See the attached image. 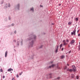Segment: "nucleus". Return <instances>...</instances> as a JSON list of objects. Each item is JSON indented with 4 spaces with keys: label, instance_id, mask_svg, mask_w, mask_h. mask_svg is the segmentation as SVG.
<instances>
[{
    "label": "nucleus",
    "instance_id": "obj_44",
    "mask_svg": "<svg viewBox=\"0 0 80 80\" xmlns=\"http://www.w3.org/2000/svg\"><path fill=\"white\" fill-rule=\"evenodd\" d=\"M31 41L32 40V39H31Z\"/></svg>",
    "mask_w": 80,
    "mask_h": 80
},
{
    "label": "nucleus",
    "instance_id": "obj_19",
    "mask_svg": "<svg viewBox=\"0 0 80 80\" xmlns=\"http://www.w3.org/2000/svg\"><path fill=\"white\" fill-rule=\"evenodd\" d=\"M22 73H23V72H21V73H19V75H22Z\"/></svg>",
    "mask_w": 80,
    "mask_h": 80
},
{
    "label": "nucleus",
    "instance_id": "obj_27",
    "mask_svg": "<svg viewBox=\"0 0 80 80\" xmlns=\"http://www.w3.org/2000/svg\"><path fill=\"white\" fill-rule=\"evenodd\" d=\"M52 75V73H50L49 74V75Z\"/></svg>",
    "mask_w": 80,
    "mask_h": 80
},
{
    "label": "nucleus",
    "instance_id": "obj_25",
    "mask_svg": "<svg viewBox=\"0 0 80 80\" xmlns=\"http://www.w3.org/2000/svg\"><path fill=\"white\" fill-rule=\"evenodd\" d=\"M71 51H70L69 52H68V53H71Z\"/></svg>",
    "mask_w": 80,
    "mask_h": 80
},
{
    "label": "nucleus",
    "instance_id": "obj_26",
    "mask_svg": "<svg viewBox=\"0 0 80 80\" xmlns=\"http://www.w3.org/2000/svg\"><path fill=\"white\" fill-rule=\"evenodd\" d=\"M80 34H78V37H80Z\"/></svg>",
    "mask_w": 80,
    "mask_h": 80
},
{
    "label": "nucleus",
    "instance_id": "obj_8",
    "mask_svg": "<svg viewBox=\"0 0 80 80\" xmlns=\"http://www.w3.org/2000/svg\"><path fill=\"white\" fill-rule=\"evenodd\" d=\"M13 69H12L11 68H10L8 69V72H10V71H13Z\"/></svg>",
    "mask_w": 80,
    "mask_h": 80
},
{
    "label": "nucleus",
    "instance_id": "obj_12",
    "mask_svg": "<svg viewBox=\"0 0 80 80\" xmlns=\"http://www.w3.org/2000/svg\"><path fill=\"white\" fill-rule=\"evenodd\" d=\"M71 77L72 78H74V74H71Z\"/></svg>",
    "mask_w": 80,
    "mask_h": 80
},
{
    "label": "nucleus",
    "instance_id": "obj_32",
    "mask_svg": "<svg viewBox=\"0 0 80 80\" xmlns=\"http://www.w3.org/2000/svg\"><path fill=\"white\" fill-rule=\"evenodd\" d=\"M62 51H63V48H62Z\"/></svg>",
    "mask_w": 80,
    "mask_h": 80
},
{
    "label": "nucleus",
    "instance_id": "obj_22",
    "mask_svg": "<svg viewBox=\"0 0 80 80\" xmlns=\"http://www.w3.org/2000/svg\"><path fill=\"white\" fill-rule=\"evenodd\" d=\"M36 36H34V39H36Z\"/></svg>",
    "mask_w": 80,
    "mask_h": 80
},
{
    "label": "nucleus",
    "instance_id": "obj_28",
    "mask_svg": "<svg viewBox=\"0 0 80 80\" xmlns=\"http://www.w3.org/2000/svg\"><path fill=\"white\" fill-rule=\"evenodd\" d=\"M53 61H51V63H53Z\"/></svg>",
    "mask_w": 80,
    "mask_h": 80
},
{
    "label": "nucleus",
    "instance_id": "obj_2",
    "mask_svg": "<svg viewBox=\"0 0 80 80\" xmlns=\"http://www.w3.org/2000/svg\"><path fill=\"white\" fill-rule=\"evenodd\" d=\"M72 71L73 72H75L76 71V68L75 66H72Z\"/></svg>",
    "mask_w": 80,
    "mask_h": 80
},
{
    "label": "nucleus",
    "instance_id": "obj_17",
    "mask_svg": "<svg viewBox=\"0 0 80 80\" xmlns=\"http://www.w3.org/2000/svg\"><path fill=\"white\" fill-rule=\"evenodd\" d=\"M76 21H78V18H76Z\"/></svg>",
    "mask_w": 80,
    "mask_h": 80
},
{
    "label": "nucleus",
    "instance_id": "obj_20",
    "mask_svg": "<svg viewBox=\"0 0 80 80\" xmlns=\"http://www.w3.org/2000/svg\"><path fill=\"white\" fill-rule=\"evenodd\" d=\"M57 79L58 80H60V77H58L57 78Z\"/></svg>",
    "mask_w": 80,
    "mask_h": 80
},
{
    "label": "nucleus",
    "instance_id": "obj_11",
    "mask_svg": "<svg viewBox=\"0 0 80 80\" xmlns=\"http://www.w3.org/2000/svg\"><path fill=\"white\" fill-rule=\"evenodd\" d=\"M58 46H57V49L56 50V52L57 53L58 52Z\"/></svg>",
    "mask_w": 80,
    "mask_h": 80
},
{
    "label": "nucleus",
    "instance_id": "obj_35",
    "mask_svg": "<svg viewBox=\"0 0 80 80\" xmlns=\"http://www.w3.org/2000/svg\"><path fill=\"white\" fill-rule=\"evenodd\" d=\"M41 7H43V6H42L41 5H40Z\"/></svg>",
    "mask_w": 80,
    "mask_h": 80
},
{
    "label": "nucleus",
    "instance_id": "obj_4",
    "mask_svg": "<svg viewBox=\"0 0 80 80\" xmlns=\"http://www.w3.org/2000/svg\"><path fill=\"white\" fill-rule=\"evenodd\" d=\"M62 42L64 43L63 45H66L68 44L67 43H66V41L65 40H63Z\"/></svg>",
    "mask_w": 80,
    "mask_h": 80
},
{
    "label": "nucleus",
    "instance_id": "obj_46",
    "mask_svg": "<svg viewBox=\"0 0 80 80\" xmlns=\"http://www.w3.org/2000/svg\"><path fill=\"white\" fill-rule=\"evenodd\" d=\"M50 78H52L51 77H50Z\"/></svg>",
    "mask_w": 80,
    "mask_h": 80
},
{
    "label": "nucleus",
    "instance_id": "obj_45",
    "mask_svg": "<svg viewBox=\"0 0 80 80\" xmlns=\"http://www.w3.org/2000/svg\"><path fill=\"white\" fill-rule=\"evenodd\" d=\"M11 73H12V72H11Z\"/></svg>",
    "mask_w": 80,
    "mask_h": 80
},
{
    "label": "nucleus",
    "instance_id": "obj_13",
    "mask_svg": "<svg viewBox=\"0 0 80 80\" xmlns=\"http://www.w3.org/2000/svg\"><path fill=\"white\" fill-rule=\"evenodd\" d=\"M72 22H69L68 23V25H71V24H72Z\"/></svg>",
    "mask_w": 80,
    "mask_h": 80
},
{
    "label": "nucleus",
    "instance_id": "obj_37",
    "mask_svg": "<svg viewBox=\"0 0 80 80\" xmlns=\"http://www.w3.org/2000/svg\"><path fill=\"white\" fill-rule=\"evenodd\" d=\"M3 78H5V76H3Z\"/></svg>",
    "mask_w": 80,
    "mask_h": 80
},
{
    "label": "nucleus",
    "instance_id": "obj_15",
    "mask_svg": "<svg viewBox=\"0 0 80 80\" xmlns=\"http://www.w3.org/2000/svg\"><path fill=\"white\" fill-rule=\"evenodd\" d=\"M31 10H32V11L33 12V8H31Z\"/></svg>",
    "mask_w": 80,
    "mask_h": 80
},
{
    "label": "nucleus",
    "instance_id": "obj_23",
    "mask_svg": "<svg viewBox=\"0 0 80 80\" xmlns=\"http://www.w3.org/2000/svg\"><path fill=\"white\" fill-rule=\"evenodd\" d=\"M17 78H18V77H19V76H18V75H17Z\"/></svg>",
    "mask_w": 80,
    "mask_h": 80
},
{
    "label": "nucleus",
    "instance_id": "obj_24",
    "mask_svg": "<svg viewBox=\"0 0 80 80\" xmlns=\"http://www.w3.org/2000/svg\"><path fill=\"white\" fill-rule=\"evenodd\" d=\"M1 72H3V70H2V69H1L0 70Z\"/></svg>",
    "mask_w": 80,
    "mask_h": 80
},
{
    "label": "nucleus",
    "instance_id": "obj_29",
    "mask_svg": "<svg viewBox=\"0 0 80 80\" xmlns=\"http://www.w3.org/2000/svg\"><path fill=\"white\" fill-rule=\"evenodd\" d=\"M10 7V4H9L8 5V7Z\"/></svg>",
    "mask_w": 80,
    "mask_h": 80
},
{
    "label": "nucleus",
    "instance_id": "obj_6",
    "mask_svg": "<svg viewBox=\"0 0 80 80\" xmlns=\"http://www.w3.org/2000/svg\"><path fill=\"white\" fill-rule=\"evenodd\" d=\"M73 70L72 69H69V68H68L67 69V71H69V72H72Z\"/></svg>",
    "mask_w": 80,
    "mask_h": 80
},
{
    "label": "nucleus",
    "instance_id": "obj_42",
    "mask_svg": "<svg viewBox=\"0 0 80 80\" xmlns=\"http://www.w3.org/2000/svg\"><path fill=\"white\" fill-rule=\"evenodd\" d=\"M67 65L68 66H69V65L68 64H67Z\"/></svg>",
    "mask_w": 80,
    "mask_h": 80
},
{
    "label": "nucleus",
    "instance_id": "obj_36",
    "mask_svg": "<svg viewBox=\"0 0 80 80\" xmlns=\"http://www.w3.org/2000/svg\"><path fill=\"white\" fill-rule=\"evenodd\" d=\"M78 32H79V30H78V31H77V33H78Z\"/></svg>",
    "mask_w": 80,
    "mask_h": 80
},
{
    "label": "nucleus",
    "instance_id": "obj_38",
    "mask_svg": "<svg viewBox=\"0 0 80 80\" xmlns=\"http://www.w3.org/2000/svg\"><path fill=\"white\" fill-rule=\"evenodd\" d=\"M52 25H54V24L53 23H52Z\"/></svg>",
    "mask_w": 80,
    "mask_h": 80
},
{
    "label": "nucleus",
    "instance_id": "obj_31",
    "mask_svg": "<svg viewBox=\"0 0 80 80\" xmlns=\"http://www.w3.org/2000/svg\"><path fill=\"white\" fill-rule=\"evenodd\" d=\"M9 20H11V18L10 17L9 18Z\"/></svg>",
    "mask_w": 80,
    "mask_h": 80
},
{
    "label": "nucleus",
    "instance_id": "obj_43",
    "mask_svg": "<svg viewBox=\"0 0 80 80\" xmlns=\"http://www.w3.org/2000/svg\"><path fill=\"white\" fill-rule=\"evenodd\" d=\"M79 50H80V48H79Z\"/></svg>",
    "mask_w": 80,
    "mask_h": 80
},
{
    "label": "nucleus",
    "instance_id": "obj_16",
    "mask_svg": "<svg viewBox=\"0 0 80 80\" xmlns=\"http://www.w3.org/2000/svg\"><path fill=\"white\" fill-rule=\"evenodd\" d=\"M67 66H66L64 68V69L65 70L66 69H67Z\"/></svg>",
    "mask_w": 80,
    "mask_h": 80
},
{
    "label": "nucleus",
    "instance_id": "obj_34",
    "mask_svg": "<svg viewBox=\"0 0 80 80\" xmlns=\"http://www.w3.org/2000/svg\"><path fill=\"white\" fill-rule=\"evenodd\" d=\"M12 26H14V24H12Z\"/></svg>",
    "mask_w": 80,
    "mask_h": 80
},
{
    "label": "nucleus",
    "instance_id": "obj_9",
    "mask_svg": "<svg viewBox=\"0 0 80 80\" xmlns=\"http://www.w3.org/2000/svg\"><path fill=\"white\" fill-rule=\"evenodd\" d=\"M7 54H8V52H7V51H6V52H5V57H7Z\"/></svg>",
    "mask_w": 80,
    "mask_h": 80
},
{
    "label": "nucleus",
    "instance_id": "obj_10",
    "mask_svg": "<svg viewBox=\"0 0 80 80\" xmlns=\"http://www.w3.org/2000/svg\"><path fill=\"white\" fill-rule=\"evenodd\" d=\"M60 58L61 59H63V58H65V56L64 55H62L60 56Z\"/></svg>",
    "mask_w": 80,
    "mask_h": 80
},
{
    "label": "nucleus",
    "instance_id": "obj_14",
    "mask_svg": "<svg viewBox=\"0 0 80 80\" xmlns=\"http://www.w3.org/2000/svg\"><path fill=\"white\" fill-rule=\"evenodd\" d=\"M62 45H63V44H61L60 45V48H61V47H62Z\"/></svg>",
    "mask_w": 80,
    "mask_h": 80
},
{
    "label": "nucleus",
    "instance_id": "obj_5",
    "mask_svg": "<svg viewBox=\"0 0 80 80\" xmlns=\"http://www.w3.org/2000/svg\"><path fill=\"white\" fill-rule=\"evenodd\" d=\"M55 64H52L51 66H50L49 67V68H51V67H55Z\"/></svg>",
    "mask_w": 80,
    "mask_h": 80
},
{
    "label": "nucleus",
    "instance_id": "obj_41",
    "mask_svg": "<svg viewBox=\"0 0 80 80\" xmlns=\"http://www.w3.org/2000/svg\"><path fill=\"white\" fill-rule=\"evenodd\" d=\"M18 7H19L20 6V4H18Z\"/></svg>",
    "mask_w": 80,
    "mask_h": 80
},
{
    "label": "nucleus",
    "instance_id": "obj_40",
    "mask_svg": "<svg viewBox=\"0 0 80 80\" xmlns=\"http://www.w3.org/2000/svg\"><path fill=\"white\" fill-rule=\"evenodd\" d=\"M14 42H16V40H14Z\"/></svg>",
    "mask_w": 80,
    "mask_h": 80
},
{
    "label": "nucleus",
    "instance_id": "obj_33",
    "mask_svg": "<svg viewBox=\"0 0 80 80\" xmlns=\"http://www.w3.org/2000/svg\"><path fill=\"white\" fill-rule=\"evenodd\" d=\"M57 68H58V69H60V67H58H58H57Z\"/></svg>",
    "mask_w": 80,
    "mask_h": 80
},
{
    "label": "nucleus",
    "instance_id": "obj_47",
    "mask_svg": "<svg viewBox=\"0 0 80 80\" xmlns=\"http://www.w3.org/2000/svg\"><path fill=\"white\" fill-rule=\"evenodd\" d=\"M41 47H42V46Z\"/></svg>",
    "mask_w": 80,
    "mask_h": 80
},
{
    "label": "nucleus",
    "instance_id": "obj_3",
    "mask_svg": "<svg viewBox=\"0 0 80 80\" xmlns=\"http://www.w3.org/2000/svg\"><path fill=\"white\" fill-rule=\"evenodd\" d=\"M75 43V40H74V39H72L70 42V44H71V45H73V43Z\"/></svg>",
    "mask_w": 80,
    "mask_h": 80
},
{
    "label": "nucleus",
    "instance_id": "obj_7",
    "mask_svg": "<svg viewBox=\"0 0 80 80\" xmlns=\"http://www.w3.org/2000/svg\"><path fill=\"white\" fill-rule=\"evenodd\" d=\"M33 41H32L31 43L30 44V46L31 47H33Z\"/></svg>",
    "mask_w": 80,
    "mask_h": 80
},
{
    "label": "nucleus",
    "instance_id": "obj_30",
    "mask_svg": "<svg viewBox=\"0 0 80 80\" xmlns=\"http://www.w3.org/2000/svg\"><path fill=\"white\" fill-rule=\"evenodd\" d=\"M17 33V32L16 31H14V33Z\"/></svg>",
    "mask_w": 80,
    "mask_h": 80
},
{
    "label": "nucleus",
    "instance_id": "obj_21",
    "mask_svg": "<svg viewBox=\"0 0 80 80\" xmlns=\"http://www.w3.org/2000/svg\"><path fill=\"white\" fill-rule=\"evenodd\" d=\"M76 78H77V79H78L79 78L78 76H77L76 77Z\"/></svg>",
    "mask_w": 80,
    "mask_h": 80
},
{
    "label": "nucleus",
    "instance_id": "obj_1",
    "mask_svg": "<svg viewBox=\"0 0 80 80\" xmlns=\"http://www.w3.org/2000/svg\"><path fill=\"white\" fill-rule=\"evenodd\" d=\"M76 30H75L74 31H73L72 32H71V35H76Z\"/></svg>",
    "mask_w": 80,
    "mask_h": 80
},
{
    "label": "nucleus",
    "instance_id": "obj_39",
    "mask_svg": "<svg viewBox=\"0 0 80 80\" xmlns=\"http://www.w3.org/2000/svg\"><path fill=\"white\" fill-rule=\"evenodd\" d=\"M59 6H60L61 5V4H59Z\"/></svg>",
    "mask_w": 80,
    "mask_h": 80
},
{
    "label": "nucleus",
    "instance_id": "obj_18",
    "mask_svg": "<svg viewBox=\"0 0 80 80\" xmlns=\"http://www.w3.org/2000/svg\"><path fill=\"white\" fill-rule=\"evenodd\" d=\"M66 41L67 42H69V40H68V39H67L66 40Z\"/></svg>",
    "mask_w": 80,
    "mask_h": 80
}]
</instances>
